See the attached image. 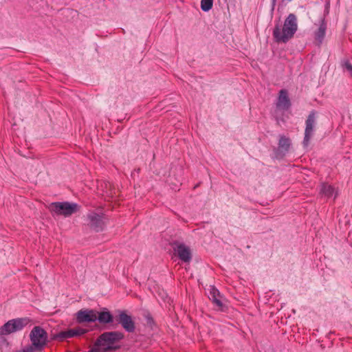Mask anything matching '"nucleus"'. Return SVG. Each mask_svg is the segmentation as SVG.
Segmentation results:
<instances>
[{
  "label": "nucleus",
  "mask_w": 352,
  "mask_h": 352,
  "mask_svg": "<svg viewBox=\"0 0 352 352\" xmlns=\"http://www.w3.org/2000/svg\"><path fill=\"white\" fill-rule=\"evenodd\" d=\"M291 142L290 140L285 136H281L279 139L278 148L283 151L286 152L289 150Z\"/></svg>",
  "instance_id": "17"
},
{
  "label": "nucleus",
  "mask_w": 352,
  "mask_h": 352,
  "mask_svg": "<svg viewBox=\"0 0 352 352\" xmlns=\"http://www.w3.org/2000/svg\"><path fill=\"white\" fill-rule=\"evenodd\" d=\"M210 298L213 302L219 307H222L223 304L220 299L221 296L219 292L214 287H211L210 289Z\"/></svg>",
  "instance_id": "13"
},
{
  "label": "nucleus",
  "mask_w": 352,
  "mask_h": 352,
  "mask_svg": "<svg viewBox=\"0 0 352 352\" xmlns=\"http://www.w3.org/2000/svg\"><path fill=\"white\" fill-rule=\"evenodd\" d=\"M80 209V206L75 203L67 202V216L77 212Z\"/></svg>",
  "instance_id": "19"
},
{
  "label": "nucleus",
  "mask_w": 352,
  "mask_h": 352,
  "mask_svg": "<svg viewBox=\"0 0 352 352\" xmlns=\"http://www.w3.org/2000/svg\"><path fill=\"white\" fill-rule=\"evenodd\" d=\"M87 332V329L82 327H76L67 329V338L82 336Z\"/></svg>",
  "instance_id": "16"
},
{
  "label": "nucleus",
  "mask_w": 352,
  "mask_h": 352,
  "mask_svg": "<svg viewBox=\"0 0 352 352\" xmlns=\"http://www.w3.org/2000/svg\"><path fill=\"white\" fill-rule=\"evenodd\" d=\"M30 322L28 318H19L8 320L0 327V336H7L22 330Z\"/></svg>",
  "instance_id": "3"
},
{
  "label": "nucleus",
  "mask_w": 352,
  "mask_h": 352,
  "mask_svg": "<svg viewBox=\"0 0 352 352\" xmlns=\"http://www.w3.org/2000/svg\"><path fill=\"white\" fill-rule=\"evenodd\" d=\"M123 334L118 331L102 333L94 343V347L100 352H113L120 349V341Z\"/></svg>",
  "instance_id": "2"
},
{
  "label": "nucleus",
  "mask_w": 352,
  "mask_h": 352,
  "mask_svg": "<svg viewBox=\"0 0 352 352\" xmlns=\"http://www.w3.org/2000/svg\"><path fill=\"white\" fill-rule=\"evenodd\" d=\"M97 320L102 324H107L113 320V316L109 311L97 312Z\"/></svg>",
  "instance_id": "14"
},
{
  "label": "nucleus",
  "mask_w": 352,
  "mask_h": 352,
  "mask_svg": "<svg viewBox=\"0 0 352 352\" xmlns=\"http://www.w3.org/2000/svg\"><path fill=\"white\" fill-rule=\"evenodd\" d=\"M306 127L305 130V137L303 140V145L307 147L309 144L311 138L314 135V127L316 125V115L315 112H311L306 120Z\"/></svg>",
  "instance_id": "6"
},
{
  "label": "nucleus",
  "mask_w": 352,
  "mask_h": 352,
  "mask_svg": "<svg viewBox=\"0 0 352 352\" xmlns=\"http://www.w3.org/2000/svg\"><path fill=\"white\" fill-rule=\"evenodd\" d=\"M326 24L322 21L318 30L315 33V38L318 42L319 44L322 43L326 33Z\"/></svg>",
  "instance_id": "15"
},
{
  "label": "nucleus",
  "mask_w": 352,
  "mask_h": 352,
  "mask_svg": "<svg viewBox=\"0 0 352 352\" xmlns=\"http://www.w3.org/2000/svg\"><path fill=\"white\" fill-rule=\"evenodd\" d=\"M3 344L8 345V342H7V340L5 338H3L2 336H0V346H1Z\"/></svg>",
  "instance_id": "22"
},
{
  "label": "nucleus",
  "mask_w": 352,
  "mask_h": 352,
  "mask_svg": "<svg viewBox=\"0 0 352 352\" xmlns=\"http://www.w3.org/2000/svg\"><path fill=\"white\" fill-rule=\"evenodd\" d=\"M119 322L128 332H133L135 329L134 322L132 320L131 317L124 312H122L119 315Z\"/></svg>",
  "instance_id": "10"
},
{
  "label": "nucleus",
  "mask_w": 352,
  "mask_h": 352,
  "mask_svg": "<svg viewBox=\"0 0 352 352\" xmlns=\"http://www.w3.org/2000/svg\"><path fill=\"white\" fill-rule=\"evenodd\" d=\"M79 322H95L97 320V311L93 309L80 310L76 314Z\"/></svg>",
  "instance_id": "9"
},
{
  "label": "nucleus",
  "mask_w": 352,
  "mask_h": 352,
  "mask_svg": "<svg viewBox=\"0 0 352 352\" xmlns=\"http://www.w3.org/2000/svg\"><path fill=\"white\" fill-rule=\"evenodd\" d=\"M89 352H99L95 347L90 350Z\"/></svg>",
  "instance_id": "24"
},
{
  "label": "nucleus",
  "mask_w": 352,
  "mask_h": 352,
  "mask_svg": "<svg viewBox=\"0 0 352 352\" xmlns=\"http://www.w3.org/2000/svg\"><path fill=\"white\" fill-rule=\"evenodd\" d=\"M47 208L54 216H66V202H53L51 203Z\"/></svg>",
  "instance_id": "11"
},
{
  "label": "nucleus",
  "mask_w": 352,
  "mask_h": 352,
  "mask_svg": "<svg viewBox=\"0 0 352 352\" xmlns=\"http://www.w3.org/2000/svg\"><path fill=\"white\" fill-rule=\"evenodd\" d=\"M320 194L327 198L333 197L334 199L337 197L338 195L335 188L331 185H328L327 184H322L320 186Z\"/></svg>",
  "instance_id": "12"
},
{
  "label": "nucleus",
  "mask_w": 352,
  "mask_h": 352,
  "mask_svg": "<svg viewBox=\"0 0 352 352\" xmlns=\"http://www.w3.org/2000/svg\"><path fill=\"white\" fill-rule=\"evenodd\" d=\"M174 251L180 260L183 262L188 263L192 258L191 252L187 245L182 243H175Z\"/></svg>",
  "instance_id": "7"
},
{
  "label": "nucleus",
  "mask_w": 352,
  "mask_h": 352,
  "mask_svg": "<svg viewBox=\"0 0 352 352\" xmlns=\"http://www.w3.org/2000/svg\"><path fill=\"white\" fill-rule=\"evenodd\" d=\"M30 338L34 346L43 349L47 344V333L41 327L36 326L31 331Z\"/></svg>",
  "instance_id": "4"
},
{
  "label": "nucleus",
  "mask_w": 352,
  "mask_h": 352,
  "mask_svg": "<svg viewBox=\"0 0 352 352\" xmlns=\"http://www.w3.org/2000/svg\"><path fill=\"white\" fill-rule=\"evenodd\" d=\"M213 6V0H201V8L204 12H208Z\"/></svg>",
  "instance_id": "18"
},
{
  "label": "nucleus",
  "mask_w": 352,
  "mask_h": 352,
  "mask_svg": "<svg viewBox=\"0 0 352 352\" xmlns=\"http://www.w3.org/2000/svg\"><path fill=\"white\" fill-rule=\"evenodd\" d=\"M343 66L344 69L349 72V74L352 76V65L349 61H345Z\"/></svg>",
  "instance_id": "21"
},
{
  "label": "nucleus",
  "mask_w": 352,
  "mask_h": 352,
  "mask_svg": "<svg viewBox=\"0 0 352 352\" xmlns=\"http://www.w3.org/2000/svg\"><path fill=\"white\" fill-rule=\"evenodd\" d=\"M291 107V102L289 98L288 92L285 89H281L278 93V96L276 103V107L278 110L287 111Z\"/></svg>",
  "instance_id": "8"
},
{
  "label": "nucleus",
  "mask_w": 352,
  "mask_h": 352,
  "mask_svg": "<svg viewBox=\"0 0 352 352\" xmlns=\"http://www.w3.org/2000/svg\"><path fill=\"white\" fill-rule=\"evenodd\" d=\"M87 221L89 227L96 232L102 231L106 225L104 216L102 213L90 212L87 214Z\"/></svg>",
  "instance_id": "5"
},
{
  "label": "nucleus",
  "mask_w": 352,
  "mask_h": 352,
  "mask_svg": "<svg viewBox=\"0 0 352 352\" xmlns=\"http://www.w3.org/2000/svg\"><path fill=\"white\" fill-rule=\"evenodd\" d=\"M42 349H40L38 346H36L32 342L31 345H28L24 347L21 351L20 352H34L35 351H41Z\"/></svg>",
  "instance_id": "20"
},
{
  "label": "nucleus",
  "mask_w": 352,
  "mask_h": 352,
  "mask_svg": "<svg viewBox=\"0 0 352 352\" xmlns=\"http://www.w3.org/2000/svg\"><path fill=\"white\" fill-rule=\"evenodd\" d=\"M60 336L63 338H66V331H63L60 333Z\"/></svg>",
  "instance_id": "23"
},
{
  "label": "nucleus",
  "mask_w": 352,
  "mask_h": 352,
  "mask_svg": "<svg viewBox=\"0 0 352 352\" xmlns=\"http://www.w3.org/2000/svg\"><path fill=\"white\" fill-rule=\"evenodd\" d=\"M298 30L297 17L294 14H289L285 19L283 28L276 25L273 30V36L278 43H287L293 38Z\"/></svg>",
  "instance_id": "1"
}]
</instances>
